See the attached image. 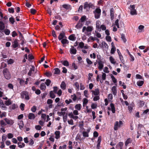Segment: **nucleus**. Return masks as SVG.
<instances>
[{"label":"nucleus","instance_id":"f257e3e1","mask_svg":"<svg viewBox=\"0 0 149 149\" xmlns=\"http://www.w3.org/2000/svg\"><path fill=\"white\" fill-rule=\"evenodd\" d=\"M4 76L6 79H9L11 78V75L8 70L7 68H4L3 71Z\"/></svg>","mask_w":149,"mask_h":149},{"label":"nucleus","instance_id":"f03ea898","mask_svg":"<svg viewBox=\"0 0 149 149\" xmlns=\"http://www.w3.org/2000/svg\"><path fill=\"white\" fill-rule=\"evenodd\" d=\"M21 98L22 99L24 98L26 100H29L30 99L29 94L27 91H23L21 93Z\"/></svg>","mask_w":149,"mask_h":149},{"label":"nucleus","instance_id":"7ed1b4c3","mask_svg":"<svg viewBox=\"0 0 149 149\" xmlns=\"http://www.w3.org/2000/svg\"><path fill=\"white\" fill-rule=\"evenodd\" d=\"M123 124V122L121 121H120L119 122L118 121H116L114 124V129L115 130H118L119 127L121 125H122Z\"/></svg>","mask_w":149,"mask_h":149},{"label":"nucleus","instance_id":"20e7f679","mask_svg":"<svg viewBox=\"0 0 149 149\" xmlns=\"http://www.w3.org/2000/svg\"><path fill=\"white\" fill-rule=\"evenodd\" d=\"M130 7L131 8L130 9L131 14L132 15H136L137 14L136 11V10L135 9V5H130Z\"/></svg>","mask_w":149,"mask_h":149},{"label":"nucleus","instance_id":"39448f33","mask_svg":"<svg viewBox=\"0 0 149 149\" xmlns=\"http://www.w3.org/2000/svg\"><path fill=\"white\" fill-rule=\"evenodd\" d=\"M86 30L87 32H91L93 30V27L92 26H88L87 28L85 26L83 27L82 31L84 32Z\"/></svg>","mask_w":149,"mask_h":149},{"label":"nucleus","instance_id":"423d86ee","mask_svg":"<svg viewBox=\"0 0 149 149\" xmlns=\"http://www.w3.org/2000/svg\"><path fill=\"white\" fill-rule=\"evenodd\" d=\"M0 107L3 110H6L7 109V107L5 106L3 101L0 99Z\"/></svg>","mask_w":149,"mask_h":149},{"label":"nucleus","instance_id":"0eeeda50","mask_svg":"<svg viewBox=\"0 0 149 149\" xmlns=\"http://www.w3.org/2000/svg\"><path fill=\"white\" fill-rule=\"evenodd\" d=\"M64 38H66L65 34L63 32H62L60 33L58 36V39L59 40H61Z\"/></svg>","mask_w":149,"mask_h":149},{"label":"nucleus","instance_id":"6e6552de","mask_svg":"<svg viewBox=\"0 0 149 149\" xmlns=\"http://www.w3.org/2000/svg\"><path fill=\"white\" fill-rule=\"evenodd\" d=\"M70 53L71 54H75L77 53V50L73 46H71V48L70 49Z\"/></svg>","mask_w":149,"mask_h":149},{"label":"nucleus","instance_id":"1a4fd4ad","mask_svg":"<svg viewBox=\"0 0 149 149\" xmlns=\"http://www.w3.org/2000/svg\"><path fill=\"white\" fill-rule=\"evenodd\" d=\"M84 24L79 21L77 23L75 26V28L77 29L81 28L83 26Z\"/></svg>","mask_w":149,"mask_h":149},{"label":"nucleus","instance_id":"9d476101","mask_svg":"<svg viewBox=\"0 0 149 149\" xmlns=\"http://www.w3.org/2000/svg\"><path fill=\"white\" fill-rule=\"evenodd\" d=\"M98 63L99 65L98 68L99 69L101 70L104 67L103 63L101 60H99L98 62Z\"/></svg>","mask_w":149,"mask_h":149},{"label":"nucleus","instance_id":"9b49d317","mask_svg":"<svg viewBox=\"0 0 149 149\" xmlns=\"http://www.w3.org/2000/svg\"><path fill=\"white\" fill-rule=\"evenodd\" d=\"M4 120L6 122V124L12 125L14 123L13 121L11 120H9L7 118H5Z\"/></svg>","mask_w":149,"mask_h":149},{"label":"nucleus","instance_id":"f8f14e48","mask_svg":"<svg viewBox=\"0 0 149 149\" xmlns=\"http://www.w3.org/2000/svg\"><path fill=\"white\" fill-rule=\"evenodd\" d=\"M19 44L17 40H15L13 43V44L12 45L13 47L14 48L17 47L19 46Z\"/></svg>","mask_w":149,"mask_h":149},{"label":"nucleus","instance_id":"ddd939ff","mask_svg":"<svg viewBox=\"0 0 149 149\" xmlns=\"http://www.w3.org/2000/svg\"><path fill=\"white\" fill-rule=\"evenodd\" d=\"M101 24V22L100 21H97L96 22V29H99V31H101V29H100V25Z\"/></svg>","mask_w":149,"mask_h":149},{"label":"nucleus","instance_id":"4468645a","mask_svg":"<svg viewBox=\"0 0 149 149\" xmlns=\"http://www.w3.org/2000/svg\"><path fill=\"white\" fill-rule=\"evenodd\" d=\"M91 91L93 94L96 96L98 95L100 93L99 89L98 88L95 89V91L92 90Z\"/></svg>","mask_w":149,"mask_h":149},{"label":"nucleus","instance_id":"2eb2a0df","mask_svg":"<svg viewBox=\"0 0 149 149\" xmlns=\"http://www.w3.org/2000/svg\"><path fill=\"white\" fill-rule=\"evenodd\" d=\"M35 118V116L34 114L32 113H30L28 115L29 119L30 120H33Z\"/></svg>","mask_w":149,"mask_h":149},{"label":"nucleus","instance_id":"dca6fc26","mask_svg":"<svg viewBox=\"0 0 149 149\" xmlns=\"http://www.w3.org/2000/svg\"><path fill=\"white\" fill-rule=\"evenodd\" d=\"M111 19V20H113L114 17V9L113 8H111L110 10Z\"/></svg>","mask_w":149,"mask_h":149},{"label":"nucleus","instance_id":"f3484780","mask_svg":"<svg viewBox=\"0 0 149 149\" xmlns=\"http://www.w3.org/2000/svg\"><path fill=\"white\" fill-rule=\"evenodd\" d=\"M35 68V67L33 65L32 66V68L30 69L28 73V75L30 76L31 75L32 73V72L34 71Z\"/></svg>","mask_w":149,"mask_h":149},{"label":"nucleus","instance_id":"a211bd4d","mask_svg":"<svg viewBox=\"0 0 149 149\" xmlns=\"http://www.w3.org/2000/svg\"><path fill=\"white\" fill-rule=\"evenodd\" d=\"M60 132L59 131H56L55 132V138L56 139H58L60 137Z\"/></svg>","mask_w":149,"mask_h":149},{"label":"nucleus","instance_id":"6ab92c4d","mask_svg":"<svg viewBox=\"0 0 149 149\" xmlns=\"http://www.w3.org/2000/svg\"><path fill=\"white\" fill-rule=\"evenodd\" d=\"M111 91L112 92L113 94L114 95H116L117 93L116 88V86H113L111 89Z\"/></svg>","mask_w":149,"mask_h":149},{"label":"nucleus","instance_id":"aec40b11","mask_svg":"<svg viewBox=\"0 0 149 149\" xmlns=\"http://www.w3.org/2000/svg\"><path fill=\"white\" fill-rule=\"evenodd\" d=\"M18 125H19V127L20 130H22L24 126L23 122L22 121H20L18 123Z\"/></svg>","mask_w":149,"mask_h":149},{"label":"nucleus","instance_id":"412c9836","mask_svg":"<svg viewBox=\"0 0 149 149\" xmlns=\"http://www.w3.org/2000/svg\"><path fill=\"white\" fill-rule=\"evenodd\" d=\"M86 16L85 15H84L81 17L79 21L84 24V22L86 20Z\"/></svg>","mask_w":149,"mask_h":149},{"label":"nucleus","instance_id":"4be33fe9","mask_svg":"<svg viewBox=\"0 0 149 149\" xmlns=\"http://www.w3.org/2000/svg\"><path fill=\"white\" fill-rule=\"evenodd\" d=\"M75 35L74 34H72L69 36V39L72 41H74L75 40V38L74 37Z\"/></svg>","mask_w":149,"mask_h":149},{"label":"nucleus","instance_id":"5701e85b","mask_svg":"<svg viewBox=\"0 0 149 149\" xmlns=\"http://www.w3.org/2000/svg\"><path fill=\"white\" fill-rule=\"evenodd\" d=\"M54 74H59L60 73V70L58 68H54Z\"/></svg>","mask_w":149,"mask_h":149},{"label":"nucleus","instance_id":"b1692460","mask_svg":"<svg viewBox=\"0 0 149 149\" xmlns=\"http://www.w3.org/2000/svg\"><path fill=\"white\" fill-rule=\"evenodd\" d=\"M110 107H111L112 112L113 113H114L115 112V109L113 104V103H111L110 104Z\"/></svg>","mask_w":149,"mask_h":149},{"label":"nucleus","instance_id":"393cba45","mask_svg":"<svg viewBox=\"0 0 149 149\" xmlns=\"http://www.w3.org/2000/svg\"><path fill=\"white\" fill-rule=\"evenodd\" d=\"M61 42L62 44L64 45L65 44H68L69 43L68 41L66 39H63L61 40Z\"/></svg>","mask_w":149,"mask_h":149},{"label":"nucleus","instance_id":"a878e982","mask_svg":"<svg viewBox=\"0 0 149 149\" xmlns=\"http://www.w3.org/2000/svg\"><path fill=\"white\" fill-rule=\"evenodd\" d=\"M61 87L62 89L63 90L65 89L66 88V84L64 81L62 82L61 85Z\"/></svg>","mask_w":149,"mask_h":149},{"label":"nucleus","instance_id":"bb28decb","mask_svg":"<svg viewBox=\"0 0 149 149\" xmlns=\"http://www.w3.org/2000/svg\"><path fill=\"white\" fill-rule=\"evenodd\" d=\"M60 62L65 66H68L69 65V63L67 61H64L63 62L61 61Z\"/></svg>","mask_w":149,"mask_h":149},{"label":"nucleus","instance_id":"cd10ccee","mask_svg":"<svg viewBox=\"0 0 149 149\" xmlns=\"http://www.w3.org/2000/svg\"><path fill=\"white\" fill-rule=\"evenodd\" d=\"M5 28L4 23L2 22H0V30H2Z\"/></svg>","mask_w":149,"mask_h":149},{"label":"nucleus","instance_id":"c85d7f7f","mask_svg":"<svg viewBox=\"0 0 149 149\" xmlns=\"http://www.w3.org/2000/svg\"><path fill=\"white\" fill-rule=\"evenodd\" d=\"M144 81H139L137 82V85L139 86H141L143 84Z\"/></svg>","mask_w":149,"mask_h":149},{"label":"nucleus","instance_id":"c756f323","mask_svg":"<svg viewBox=\"0 0 149 149\" xmlns=\"http://www.w3.org/2000/svg\"><path fill=\"white\" fill-rule=\"evenodd\" d=\"M0 124L1 125V126L3 127L5 126L6 125V122L5 121H4L3 120H1L0 121Z\"/></svg>","mask_w":149,"mask_h":149},{"label":"nucleus","instance_id":"7c9ffc66","mask_svg":"<svg viewBox=\"0 0 149 149\" xmlns=\"http://www.w3.org/2000/svg\"><path fill=\"white\" fill-rule=\"evenodd\" d=\"M121 38L123 40V42L125 43L127 41V40L125 38V36L124 34H122L121 35Z\"/></svg>","mask_w":149,"mask_h":149},{"label":"nucleus","instance_id":"2f4dec72","mask_svg":"<svg viewBox=\"0 0 149 149\" xmlns=\"http://www.w3.org/2000/svg\"><path fill=\"white\" fill-rule=\"evenodd\" d=\"M46 88V86L44 83H42L40 85V89L41 90H45Z\"/></svg>","mask_w":149,"mask_h":149},{"label":"nucleus","instance_id":"473e14b6","mask_svg":"<svg viewBox=\"0 0 149 149\" xmlns=\"http://www.w3.org/2000/svg\"><path fill=\"white\" fill-rule=\"evenodd\" d=\"M101 10L99 8H96L94 11V13H101Z\"/></svg>","mask_w":149,"mask_h":149},{"label":"nucleus","instance_id":"72a5a7b5","mask_svg":"<svg viewBox=\"0 0 149 149\" xmlns=\"http://www.w3.org/2000/svg\"><path fill=\"white\" fill-rule=\"evenodd\" d=\"M109 59L111 62L113 64H115L116 63V61H115V59L112 56H110L109 57Z\"/></svg>","mask_w":149,"mask_h":149},{"label":"nucleus","instance_id":"f704fd0d","mask_svg":"<svg viewBox=\"0 0 149 149\" xmlns=\"http://www.w3.org/2000/svg\"><path fill=\"white\" fill-rule=\"evenodd\" d=\"M4 32L5 34H6L7 35H9L10 33V31L9 30L6 29H5L4 31Z\"/></svg>","mask_w":149,"mask_h":149},{"label":"nucleus","instance_id":"c9c22d12","mask_svg":"<svg viewBox=\"0 0 149 149\" xmlns=\"http://www.w3.org/2000/svg\"><path fill=\"white\" fill-rule=\"evenodd\" d=\"M50 97L52 98H54L55 97V96L52 91H51L50 92Z\"/></svg>","mask_w":149,"mask_h":149},{"label":"nucleus","instance_id":"e433bc0d","mask_svg":"<svg viewBox=\"0 0 149 149\" xmlns=\"http://www.w3.org/2000/svg\"><path fill=\"white\" fill-rule=\"evenodd\" d=\"M82 134L83 136L84 137H87L89 136L88 133L84 131L83 132Z\"/></svg>","mask_w":149,"mask_h":149},{"label":"nucleus","instance_id":"4c0bfd02","mask_svg":"<svg viewBox=\"0 0 149 149\" xmlns=\"http://www.w3.org/2000/svg\"><path fill=\"white\" fill-rule=\"evenodd\" d=\"M81 105L80 104H77L75 106V108L76 109L80 110L81 109Z\"/></svg>","mask_w":149,"mask_h":149},{"label":"nucleus","instance_id":"58836bf2","mask_svg":"<svg viewBox=\"0 0 149 149\" xmlns=\"http://www.w3.org/2000/svg\"><path fill=\"white\" fill-rule=\"evenodd\" d=\"M68 117L67 114H66L65 115L63 116V122L64 123L66 122L67 120V118Z\"/></svg>","mask_w":149,"mask_h":149},{"label":"nucleus","instance_id":"ea45409f","mask_svg":"<svg viewBox=\"0 0 149 149\" xmlns=\"http://www.w3.org/2000/svg\"><path fill=\"white\" fill-rule=\"evenodd\" d=\"M111 78L112 79L113 82L115 83L117 82V79L115 78L112 75H111Z\"/></svg>","mask_w":149,"mask_h":149},{"label":"nucleus","instance_id":"a19ab883","mask_svg":"<svg viewBox=\"0 0 149 149\" xmlns=\"http://www.w3.org/2000/svg\"><path fill=\"white\" fill-rule=\"evenodd\" d=\"M5 104L7 106H9L11 104V103L9 99L5 101Z\"/></svg>","mask_w":149,"mask_h":149},{"label":"nucleus","instance_id":"79ce46f5","mask_svg":"<svg viewBox=\"0 0 149 149\" xmlns=\"http://www.w3.org/2000/svg\"><path fill=\"white\" fill-rule=\"evenodd\" d=\"M102 46L105 47L106 48H108V46L107 43L104 41H103L102 42Z\"/></svg>","mask_w":149,"mask_h":149},{"label":"nucleus","instance_id":"37998d69","mask_svg":"<svg viewBox=\"0 0 149 149\" xmlns=\"http://www.w3.org/2000/svg\"><path fill=\"white\" fill-rule=\"evenodd\" d=\"M65 111L63 112V111H61V112H57V113L59 115V116H61V115H63V116H64L65 115Z\"/></svg>","mask_w":149,"mask_h":149},{"label":"nucleus","instance_id":"c03bdc74","mask_svg":"<svg viewBox=\"0 0 149 149\" xmlns=\"http://www.w3.org/2000/svg\"><path fill=\"white\" fill-rule=\"evenodd\" d=\"M51 83V81L49 79H47L46 80V82H45V84L47 86H49Z\"/></svg>","mask_w":149,"mask_h":149},{"label":"nucleus","instance_id":"a18cd8bd","mask_svg":"<svg viewBox=\"0 0 149 149\" xmlns=\"http://www.w3.org/2000/svg\"><path fill=\"white\" fill-rule=\"evenodd\" d=\"M62 7L63 8L67 9H68L70 8V6L69 5L64 4L62 5Z\"/></svg>","mask_w":149,"mask_h":149},{"label":"nucleus","instance_id":"49530a36","mask_svg":"<svg viewBox=\"0 0 149 149\" xmlns=\"http://www.w3.org/2000/svg\"><path fill=\"white\" fill-rule=\"evenodd\" d=\"M86 61L88 64L89 65H91V64H92V62L88 58H86Z\"/></svg>","mask_w":149,"mask_h":149},{"label":"nucleus","instance_id":"de8ad7c7","mask_svg":"<svg viewBox=\"0 0 149 149\" xmlns=\"http://www.w3.org/2000/svg\"><path fill=\"white\" fill-rule=\"evenodd\" d=\"M25 104L23 103H21L20 105V108L22 111H23L24 110V107Z\"/></svg>","mask_w":149,"mask_h":149},{"label":"nucleus","instance_id":"09e8293b","mask_svg":"<svg viewBox=\"0 0 149 149\" xmlns=\"http://www.w3.org/2000/svg\"><path fill=\"white\" fill-rule=\"evenodd\" d=\"M131 143V141L130 139H128L125 143V145L127 146L128 144Z\"/></svg>","mask_w":149,"mask_h":149},{"label":"nucleus","instance_id":"8fccbe9b","mask_svg":"<svg viewBox=\"0 0 149 149\" xmlns=\"http://www.w3.org/2000/svg\"><path fill=\"white\" fill-rule=\"evenodd\" d=\"M116 51V48L115 47H112L111 50V53L113 54Z\"/></svg>","mask_w":149,"mask_h":149},{"label":"nucleus","instance_id":"3c124183","mask_svg":"<svg viewBox=\"0 0 149 149\" xmlns=\"http://www.w3.org/2000/svg\"><path fill=\"white\" fill-rule=\"evenodd\" d=\"M31 111L33 112H36V107L35 106H33L31 109Z\"/></svg>","mask_w":149,"mask_h":149},{"label":"nucleus","instance_id":"603ef678","mask_svg":"<svg viewBox=\"0 0 149 149\" xmlns=\"http://www.w3.org/2000/svg\"><path fill=\"white\" fill-rule=\"evenodd\" d=\"M101 29L102 30H105L106 29V26L104 25H102L100 27V29Z\"/></svg>","mask_w":149,"mask_h":149},{"label":"nucleus","instance_id":"864d4df0","mask_svg":"<svg viewBox=\"0 0 149 149\" xmlns=\"http://www.w3.org/2000/svg\"><path fill=\"white\" fill-rule=\"evenodd\" d=\"M20 40L22 41V42L21 44L22 45H23L24 43H26V42H25V40L24 38H21Z\"/></svg>","mask_w":149,"mask_h":149},{"label":"nucleus","instance_id":"5fc2aeb1","mask_svg":"<svg viewBox=\"0 0 149 149\" xmlns=\"http://www.w3.org/2000/svg\"><path fill=\"white\" fill-rule=\"evenodd\" d=\"M106 39L108 41H109V42H111V38L110 36H106Z\"/></svg>","mask_w":149,"mask_h":149},{"label":"nucleus","instance_id":"6e6d98bb","mask_svg":"<svg viewBox=\"0 0 149 149\" xmlns=\"http://www.w3.org/2000/svg\"><path fill=\"white\" fill-rule=\"evenodd\" d=\"M95 14V17L96 19H98L100 16L101 13H94Z\"/></svg>","mask_w":149,"mask_h":149},{"label":"nucleus","instance_id":"4d7b16f0","mask_svg":"<svg viewBox=\"0 0 149 149\" xmlns=\"http://www.w3.org/2000/svg\"><path fill=\"white\" fill-rule=\"evenodd\" d=\"M106 74L104 73H102V78L103 80H105L106 79Z\"/></svg>","mask_w":149,"mask_h":149},{"label":"nucleus","instance_id":"13d9d810","mask_svg":"<svg viewBox=\"0 0 149 149\" xmlns=\"http://www.w3.org/2000/svg\"><path fill=\"white\" fill-rule=\"evenodd\" d=\"M119 58H120V60L121 61V62L123 64H124L123 62H124V61L123 60V57L122 55V54H121V55H119Z\"/></svg>","mask_w":149,"mask_h":149},{"label":"nucleus","instance_id":"bf43d9fd","mask_svg":"<svg viewBox=\"0 0 149 149\" xmlns=\"http://www.w3.org/2000/svg\"><path fill=\"white\" fill-rule=\"evenodd\" d=\"M30 11L31 14H34L36 13V10L35 9L31 8V9Z\"/></svg>","mask_w":149,"mask_h":149},{"label":"nucleus","instance_id":"052dcab7","mask_svg":"<svg viewBox=\"0 0 149 149\" xmlns=\"http://www.w3.org/2000/svg\"><path fill=\"white\" fill-rule=\"evenodd\" d=\"M89 4L88 2H86L84 5V8L86 9L88 7Z\"/></svg>","mask_w":149,"mask_h":149},{"label":"nucleus","instance_id":"680f3d73","mask_svg":"<svg viewBox=\"0 0 149 149\" xmlns=\"http://www.w3.org/2000/svg\"><path fill=\"white\" fill-rule=\"evenodd\" d=\"M95 32L96 36L98 38H100L101 36V34L96 31Z\"/></svg>","mask_w":149,"mask_h":149},{"label":"nucleus","instance_id":"e2e57ef3","mask_svg":"<svg viewBox=\"0 0 149 149\" xmlns=\"http://www.w3.org/2000/svg\"><path fill=\"white\" fill-rule=\"evenodd\" d=\"M103 71L104 72L107 73H108L109 72V71L108 70V68L107 67L104 68Z\"/></svg>","mask_w":149,"mask_h":149},{"label":"nucleus","instance_id":"0e129e2a","mask_svg":"<svg viewBox=\"0 0 149 149\" xmlns=\"http://www.w3.org/2000/svg\"><path fill=\"white\" fill-rule=\"evenodd\" d=\"M9 21L11 22V23L12 24H13L14 22H15V20H14V19L13 18V17H10V18H9Z\"/></svg>","mask_w":149,"mask_h":149},{"label":"nucleus","instance_id":"69168bd1","mask_svg":"<svg viewBox=\"0 0 149 149\" xmlns=\"http://www.w3.org/2000/svg\"><path fill=\"white\" fill-rule=\"evenodd\" d=\"M90 57L91 58H93L94 59H95L96 57V55L95 53H93V54H90Z\"/></svg>","mask_w":149,"mask_h":149},{"label":"nucleus","instance_id":"338daca9","mask_svg":"<svg viewBox=\"0 0 149 149\" xmlns=\"http://www.w3.org/2000/svg\"><path fill=\"white\" fill-rule=\"evenodd\" d=\"M72 102V100L71 99H69V100H65V102L67 104H69L70 103Z\"/></svg>","mask_w":149,"mask_h":149},{"label":"nucleus","instance_id":"774afa93","mask_svg":"<svg viewBox=\"0 0 149 149\" xmlns=\"http://www.w3.org/2000/svg\"><path fill=\"white\" fill-rule=\"evenodd\" d=\"M17 35V33L15 31H13L12 32V36L13 37H15V36Z\"/></svg>","mask_w":149,"mask_h":149}]
</instances>
